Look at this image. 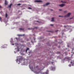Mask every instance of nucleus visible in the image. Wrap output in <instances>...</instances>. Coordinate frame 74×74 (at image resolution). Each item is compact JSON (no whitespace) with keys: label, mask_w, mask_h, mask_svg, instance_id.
Returning a JSON list of instances; mask_svg holds the SVG:
<instances>
[{"label":"nucleus","mask_w":74,"mask_h":74,"mask_svg":"<svg viewBox=\"0 0 74 74\" xmlns=\"http://www.w3.org/2000/svg\"><path fill=\"white\" fill-rule=\"evenodd\" d=\"M0 8H2V7L1 5H0Z\"/></svg>","instance_id":"c85d7f7f"},{"label":"nucleus","mask_w":74,"mask_h":74,"mask_svg":"<svg viewBox=\"0 0 74 74\" xmlns=\"http://www.w3.org/2000/svg\"><path fill=\"white\" fill-rule=\"evenodd\" d=\"M52 64H53V62H51Z\"/></svg>","instance_id":"58836bf2"},{"label":"nucleus","mask_w":74,"mask_h":74,"mask_svg":"<svg viewBox=\"0 0 74 74\" xmlns=\"http://www.w3.org/2000/svg\"><path fill=\"white\" fill-rule=\"evenodd\" d=\"M55 69V67H53L52 66H51L50 67V69L51 70H54Z\"/></svg>","instance_id":"39448f33"},{"label":"nucleus","mask_w":74,"mask_h":74,"mask_svg":"<svg viewBox=\"0 0 74 74\" xmlns=\"http://www.w3.org/2000/svg\"><path fill=\"white\" fill-rule=\"evenodd\" d=\"M50 25H51V26H53V24H51Z\"/></svg>","instance_id":"393cba45"},{"label":"nucleus","mask_w":74,"mask_h":74,"mask_svg":"<svg viewBox=\"0 0 74 74\" xmlns=\"http://www.w3.org/2000/svg\"><path fill=\"white\" fill-rule=\"evenodd\" d=\"M18 59H17V61H16V62H18Z\"/></svg>","instance_id":"2f4dec72"},{"label":"nucleus","mask_w":74,"mask_h":74,"mask_svg":"<svg viewBox=\"0 0 74 74\" xmlns=\"http://www.w3.org/2000/svg\"><path fill=\"white\" fill-rule=\"evenodd\" d=\"M71 63L72 64V66H74V60L71 61Z\"/></svg>","instance_id":"0eeeda50"},{"label":"nucleus","mask_w":74,"mask_h":74,"mask_svg":"<svg viewBox=\"0 0 74 74\" xmlns=\"http://www.w3.org/2000/svg\"><path fill=\"white\" fill-rule=\"evenodd\" d=\"M28 29L29 30H30V29H30V28H29Z\"/></svg>","instance_id":"c756f323"},{"label":"nucleus","mask_w":74,"mask_h":74,"mask_svg":"<svg viewBox=\"0 0 74 74\" xmlns=\"http://www.w3.org/2000/svg\"><path fill=\"white\" fill-rule=\"evenodd\" d=\"M8 3H7V1L5 0V5H7V4Z\"/></svg>","instance_id":"9b49d317"},{"label":"nucleus","mask_w":74,"mask_h":74,"mask_svg":"<svg viewBox=\"0 0 74 74\" xmlns=\"http://www.w3.org/2000/svg\"><path fill=\"white\" fill-rule=\"evenodd\" d=\"M59 17H63V16H59Z\"/></svg>","instance_id":"bb28decb"},{"label":"nucleus","mask_w":74,"mask_h":74,"mask_svg":"<svg viewBox=\"0 0 74 74\" xmlns=\"http://www.w3.org/2000/svg\"><path fill=\"white\" fill-rule=\"evenodd\" d=\"M36 22H39L38 21H37Z\"/></svg>","instance_id":"c9c22d12"},{"label":"nucleus","mask_w":74,"mask_h":74,"mask_svg":"<svg viewBox=\"0 0 74 74\" xmlns=\"http://www.w3.org/2000/svg\"><path fill=\"white\" fill-rule=\"evenodd\" d=\"M72 19V18H70V19Z\"/></svg>","instance_id":"4c0bfd02"},{"label":"nucleus","mask_w":74,"mask_h":74,"mask_svg":"<svg viewBox=\"0 0 74 74\" xmlns=\"http://www.w3.org/2000/svg\"><path fill=\"white\" fill-rule=\"evenodd\" d=\"M50 3H46L45 5H44L43 6H46V5H49V4H50Z\"/></svg>","instance_id":"1a4fd4ad"},{"label":"nucleus","mask_w":74,"mask_h":74,"mask_svg":"<svg viewBox=\"0 0 74 74\" xmlns=\"http://www.w3.org/2000/svg\"><path fill=\"white\" fill-rule=\"evenodd\" d=\"M12 45H14V44H12Z\"/></svg>","instance_id":"473e14b6"},{"label":"nucleus","mask_w":74,"mask_h":74,"mask_svg":"<svg viewBox=\"0 0 74 74\" xmlns=\"http://www.w3.org/2000/svg\"><path fill=\"white\" fill-rule=\"evenodd\" d=\"M71 15V13H69L67 15L65 16V17H69Z\"/></svg>","instance_id":"20e7f679"},{"label":"nucleus","mask_w":74,"mask_h":74,"mask_svg":"<svg viewBox=\"0 0 74 74\" xmlns=\"http://www.w3.org/2000/svg\"><path fill=\"white\" fill-rule=\"evenodd\" d=\"M69 67H71V64H69Z\"/></svg>","instance_id":"4be33fe9"},{"label":"nucleus","mask_w":74,"mask_h":74,"mask_svg":"<svg viewBox=\"0 0 74 74\" xmlns=\"http://www.w3.org/2000/svg\"><path fill=\"white\" fill-rule=\"evenodd\" d=\"M19 29L20 30H24V29L22 28H19Z\"/></svg>","instance_id":"f8f14e48"},{"label":"nucleus","mask_w":74,"mask_h":74,"mask_svg":"<svg viewBox=\"0 0 74 74\" xmlns=\"http://www.w3.org/2000/svg\"><path fill=\"white\" fill-rule=\"evenodd\" d=\"M51 19L52 20H51V21H54V18L53 17Z\"/></svg>","instance_id":"dca6fc26"},{"label":"nucleus","mask_w":74,"mask_h":74,"mask_svg":"<svg viewBox=\"0 0 74 74\" xmlns=\"http://www.w3.org/2000/svg\"><path fill=\"white\" fill-rule=\"evenodd\" d=\"M12 4H10L9 6V8H11V6H12Z\"/></svg>","instance_id":"4468645a"},{"label":"nucleus","mask_w":74,"mask_h":74,"mask_svg":"<svg viewBox=\"0 0 74 74\" xmlns=\"http://www.w3.org/2000/svg\"><path fill=\"white\" fill-rule=\"evenodd\" d=\"M18 36H25V34H24L23 35H18Z\"/></svg>","instance_id":"a211bd4d"},{"label":"nucleus","mask_w":74,"mask_h":74,"mask_svg":"<svg viewBox=\"0 0 74 74\" xmlns=\"http://www.w3.org/2000/svg\"><path fill=\"white\" fill-rule=\"evenodd\" d=\"M57 54H60V52L59 51H58L57 53Z\"/></svg>","instance_id":"6ab92c4d"},{"label":"nucleus","mask_w":74,"mask_h":74,"mask_svg":"<svg viewBox=\"0 0 74 74\" xmlns=\"http://www.w3.org/2000/svg\"><path fill=\"white\" fill-rule=\"evenodd\" d=\"M23 60V58L21 57V58L19 59L18 61L19 62H21V61H22V60Z\"/></svg>","instance_id":"7ed1b4c3"},{"label":"nucleus","mask_w":74,"mask_h":74,"mask_svg":"<svg viewBox=\"0 0 74 74\" xmlns=\"http://www.w3.org/2000/svg\"><path fill=\"white\" fill-rule=\"evenodd\" d=\"M34 1L35 2H39V3L42 2V1L41 0H35V1Z\"/></svg>","instance_id":"423d86ee"},{"label":"nucleus","mask_w":74,"mask_h":74,"mask_svg":"<svg viewBox=\"0 0 74 74\" xmlns=\"http://www.w3.org/2000/svg\"><path fill=\"white\" fill-rule=\"evenodd\" d=\"M16 38V39H17V38Z\"/></svg>","instance_id":"ea45409f"},{"label":"nucleus","mask_w":74,"mask_h":74,"mask_svg":"<svg viewBox=\"0 0 74 74\" xmlns=\"http://www.w3.org/2000/svg\"><path fill=\"white\" fill-rule=\"evenodd\" d=\"M41 74H48V72H44L43 73H41Z\"/></svg>","instance_id":"9d476101"},{"label":"nucleus","mask_w":74,"mask_h":74,"mask_svg":"<svg viewBox=\"0 0 74 74\" xmlns=\"http://www.w3.org/2000/svg\"><path fill=\"white\" fill-rule=\"evenodd\" d=\"M64 13H65V12H67V11H66L64 12Z\"/></svg>","instance_id":"cd10ccee"},{"label":"nucleus","mask_w":74,"mask_h":74,"mask_svg":"<svg viewBox=\"0 0 74 74\" xmlns=\"http://www.w3.org/2000/svg\"><path fill=\"white\" fill-rule=\"evenodd\" d=\"M64 60L65 61H69L70 60V58L69 57H66L64 59Z\"/></svg>","instance_id":"f03ea898"},{"label":"nucleus","mask_w":74,"mask_h":74,"mask_svg":"<svg viewBox=\"0 0 74 74\" xmlns=\"http://www.w3.org/2000/svg\"><path fill=\"white\" fill-rule=\"evenodd\" d=\"M8 16V14H7V13H6L5 14V17L7 18Z\"/></svg>","instance_id":"f3484780"},{"label":"nucleus","mask_w":74,"mask_h":74,"mask_svg":"<svg viewBox=\"0 0 74 74\" xmlns=\"http://www.w3.org/2000/svg\"><path fill=\"white\" fill-rule=\"evenodd\" d=\"M67 27H69V26H64V27H65V28H67Z\"/></svg>","instance_id":"aec40b11"},{"label":"nucleus","mask_w":74,"mask_h":74,"mask_svg":"<svg viewBox=\"0 0 74 74\" xmlns=\"http://www.w3.org/2000/svg\"><path fill=\"white\" fill-rule=\"evenodd\" d=\"M51 11H53V10L51 9Z\"/></svg>","instance_id":"e433bc0d"},{"label":"nucleus","mask_w":74,"mask_h":74,"mask_svg":"<svg viewBox=\"0 0 74 74\" xmlns=\"http://www.w3.org/2000/svg\"><path fill=\"white\" fill-rule=\"evenodd\" d=\"M21 5V4L20 3H18L17 4V5Z\"/></svg>","instance_id":"5701e85b"},{"label":"nucleus","mask_w":74,"mask_h":74,"mask_svg":"<svg viewBox=\"0 0 74 74\" xmlns=\"http://www.w3.org/2000/svg\"><path fill=\"white\" fill-rule=\"evenodd\" d=\"M28 9H29V10H32V8L29 7L28 8Z\"/></svg>","instance_id":"412c9836"},{"label":"nucleus","mask_w":74,"mask_h":74,"mask_svg":"<svg viewBox=\"0 0 74 74\" xmlns=\"http://www.w3.org/2000/svg\"><path fill=\"white\" fill-rule=\"evenodd\" d=\"M34 66V68L32 66V67L31 68V69H35V66Z\"/></svg>","instance_id":"2eb2a0df"},{"label":"nucleus","mask_w":74,"mask_h":74,"mask_svg":"<svg viewBox=\"0 0 74 74\" xmlns=\"http://www.w3.org/2000/svg\"><path fill=\"white\" fill-rule=\"evenodd\" d=\"M59 5L60 7H63V6H64V5H65V4H61L60 5Z\"/></svg>","instance_id":"6e6552de"},{"label":"nucleus","mask_w":74,"mask_h":74,"mask_svg":"<svg viewBox=\"0 0 74 74\" xmlns=\"http://www.w3.org/2000/svg\"><path fill=\"white\" fill-rule=\"evenodd\" d=\"M2 19H1V17H0V21H1V20H2Z\"/></svg>","instance_id":"b1692460"},{"label":"nucleus","mask_w":74,"mask_h":74,"mask_svg":"<svg viewBox=\"0 0 74 74\" xmlns=\"http://www.w3.org/2000/svg\"><path fill=\"white\" fill-rule=\"evenodd\" d=\"M59 10V11H62V10L61 9H60V10Z\"/></svg>","instance_id":"7c9ffc66"},{"label":"nucleus","mask_w":74,"mask_h":74,"mask_svg":"<svg viewBox=\"0 0 74 74\" xmlns=\"http://www.w3.org/2000/svg\"><path fill=\"white\" fill-rule=\"evenodd\" d=\"M18 51H19V49H18Z\"/></svg>","instance_id":"72a5a7b5"},{"label":"nucleus","mask_w":74,"mask_h":74,"mask_svg":"<svg viewBox=\"0 0 74 74\" xmlns=\"http://www.w3.org/2000/svg\"><path fill=\"white\" fill-rule=\"evenodd\" d=\"M34 29H37V27H35Z\"/></svg>","instance_id":"a878e982"},{"label":"nucleus","mask_w":74,"mask_h":74,"mask_svg":"<svg viewBox=\"0 0 74 74\" xmlns=\"http://www.w3.org/2000/svg\"><path fill=\"white\" fill-rule=\"evenodd\" d=\"M44 68H42V67H38V66H36V69H37V71L38 72H37L36 74H40V73H41V70H43Z\"/></svg>","instance_id":"f257e3e1"},{"label":"nucleus","mask_w":74,"mask_h":74,"mask_svg":"<svg viewBox=\"0 0 74 74\" xmlns=\"http://www.w3.org/2000/svg\"><path fill=\"white\" fill-rule=\"evenodd\" d=\"M29 50V48H27V49L26 50V53H27V50Z\"/></svg>","instance_id":"ddd939ff"},{"label":"nucleus","mask_w":74,"mask_h":74,"mask_svg":"<svg viewBox=\"0 0 74 74\" xmlns=\"http://www.w3.org/2000/svg\"><path fill=\"white\" fill-rule=\"evenodd\" d=\"M68 47H69V46H68Z\"/></svg>","instance_id":"a19ab883"},{"label":"nucleus","mask_w":74,"mask_h":74,"mask_svg":"<svg viewBox=\"0 0 74 74\" xmlns=\"http://www.w3.org/2000/svg\"><path fill=\"white\" fill-rule=\"evenodd\" d=\"M56 32H58V30H56Z\"/></svg>","instance_id":"f704fd0d"}]
</instances>
